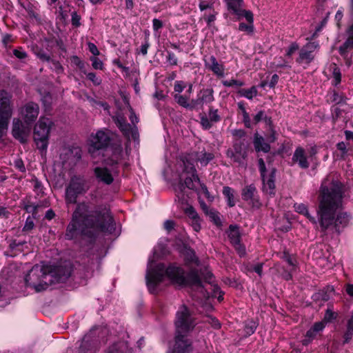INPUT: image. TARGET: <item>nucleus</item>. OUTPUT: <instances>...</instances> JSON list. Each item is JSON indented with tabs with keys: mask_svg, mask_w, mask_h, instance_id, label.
<instances>
[{
	"mask_svg": "<svg viewBox=\"0 0 353 353\" xmlns=\"http://www.w3.org/2000/svg\"><path fill=\"white\" fill-rule=\"evenodd\" d=\"M227 157L231 162L238 164L239 166L245 165V160L248 157V144L244 140H236L232 146L226 152Z\"/></svg>",
	"mask_w": 353,
	"mask_h": 353,
	"instance_id": "nucleus-11",
	"label": "nucleus"
},
{
	"mask_svg": "<svg viewBox=\"0 0 353 353\" xmlns=\"http://www.w3.org/2000/svg\"><path fill=\"white\" fill-rule=\"evenodd\" d=\"M232 245H234L235 250L241 256H243L245 254V248L241 243V241L237 242V243H234Z\"/></svg>",
	"mask_w": 353,
	"mask_h": 353,
	"instance_id": "nucleus-53",
	"label": "nucleus"
},
{
	"mask_svg": "<svg viewBox=\"0 0 353 353\" xmlns=\"http://www.w3.org/2000/svg\"><path fill=\"white\" fill-rule=\"evenodd\" d=\"M196 324L195 317L190 310L185 305H182L176 314V332L188 333L193 330Z\"/></svg>",
	"mask_w": 353,
	"mask_h": 353,
	"instance_id": "nucleus-9",
	"label": "nucleus"
},
{
	"mask_svg": "<svg viewBox=\"0 0 353 353\" xmlns=\"http://www.w3.org/2000/svg\"><path fill=\"white\" fill-rule=\"evenodd\" d=\"M206 215H208L209 216V218L210 219V220L214 222V224H216V225H221V219L219 217V214L217 211L213 210V209H211L207 214Z\"/></svg>",
	"mask_w": 353,
	"mask_h": 353,
	"instance_id": "nucleus-38",
	"label": "nucleus"
},
{
	"mask_svg": "<svg viewBox=\"0 0 353 353\" xmlns=\"http://www.w3.org/2000/svg\"><path fill=\"white\" fill-rule=\"evenodd\" d=\"M185 88V83L183 81H179L175 82L174 90L176 92L181 93Z\"/></svg>",
	"mask_w": 353,
	"mask_h": 353,
	"instance_id": "nucleus-56",
	"label": "nucleus"
},
{
	"mask_svg": "<svg viewBox=\"0 0 353 353\" xmlns=\"http://www.w3.org/2000/svg\"><path fill=\"white\" fill-rule=\"evenodd\" d=\"M128 345L125 342H119L109 347L107 353H126Z\"/></svg>",
	"mask_w": 353,
	"mask_h": 353,
	"instance_id": "nucleus-33",
	"label": "nucleus"
},
{
	"mask_svg": "<svg viewBox=\"0 0 353 353\" xmlns=\"http://www.w3.org/2000/svg\"><path fill=\"white\" fill-rule=\"evenodd\" d=\"M223 85L225 87H232V86H236V87H241L243 85V83L242 81L236 80V79H231L229 81H223L222 82Z\"/></svg>",
	"mask_w": 353,
	"mask_h": 353,
	"instance_id": "nucleus-44",
	"label": "nucleus"
},
{
	"mask_svg": "<svg viewBox=\"0 0 353 353\" xmlns=\"http://www.w3.org/2000/svg\"><path fill=\"white\" fill-rule=\"evenodd\" d=\"M90 61H92V67L96 69V70H102L103 68V63L102 61L95 57H92L90 58Z\"/></svg>",
	"mask_w": 353,
	"mask_h": 353,
	"instance_id": "nucleus-49",
	"label": "nucleus"
},
{
	"mask_svg": "<svg viewBox=\"0 0 353 353\" xmlns=\"http://www.w3.org/2000/svg\"><path fill=\"white\" fill-rule=\"evenodd\" d=\"M294 208L297 212L302 214H307V208L305 205H304L303 203L295 204Z\"/></svg>",
	"mask_w": 353,
	"mask_h": 353,
	"instance_id": "nucleus-59",
	"label": "nucleus"
},
{
	"mask_svg": "<svg viewBox=\"0 0 353 353\" xmlns=\"http://www.w3.org/2000/svg\"><path fill=\"white\" fill-rule=\"evenodd\" d=\"M52 121L46 117H41L34 128V141L39 150L46 151Z\"/></svg>",
	"mask_w": 353,
	"mask_h": 353,
	"instance_id": "nucleus-6",
	"label": "nucleus"
},
{
	"mask_svg": "<svg viewBox=\"0 0 353 353\" xmlns=\"http://www.w3.org/2000/svg\"><path fill=\"white\" fill-rule=\"evenodd\" d=\"M165 276H168L172 283L179 285L202 288L200 275L196 270H191L185 276L184 271L180 267L170 265L165 268L164 264L159 263L152 268L151 262H149L145 279L150 292H154L156 286L163 281Z\"/></svg>",
	"mask_w": 353,
	"mask_h": 353,
	"instance_id": "nucleus-3",
	"label": "nucleus"
},
{
	"mask_svg": "<svg viewBox=\"0 0 353 353\" xmlns=\"http://www.w3.org/2000/svg\"><path fill=\"white\" fill-rule=\"evenodd\" d=\"M31 131V125L23 122L21 119L14 118L12 121V134L21 143H26Z\"/></svg>",
	"mask_w": 353,
	"mask_h": 353,
	"instance_id": "nucleus-13",
	"label": "nucleus"
},
{
	"mask_svg": "<svg viewBox=\"0 0 353 353\" xmlns=\"http://www.w3.org/2000/svg\"><path fill=\"white\" fill-rule=\"evenodd\" d=\"M174 98L176 103L181 106L188 109H194V107L193 106V99L191 101L190 103H189L188 97L181 95L179 94H176L174 96Z\"/></svg>",
	"mask_w": 353,
	"mask_h": 353,
	"instance_id": "nucleus-30",
	"label": "nucleus"
},
{
	"mask_svg": "<svg viewBox=\"0 0 353 353\" xmlns=\"http://www.w3.org/2000/svg\"><path fill=\"white\" fill-rule=\"evenodd\" d=\"M58 274L57 281H63L65 279L68 278L70 275V268L65 269L63 273L61 272V268H58L57 270Z\"/></svg>",
	"mask_w": 353,
	"mask_h": 353,
	"instance_id": "nucleus-43",
	"label": "nucleus"
},
{
	"mask_svg": "<svg viewBox=\"0 0 353 353\" xmlns=\"http://www.w3.org/2000/svg\"><path fill=\"white\" fill-rule=\"evenodd\" d=\"M209 119L212 123H216L220 121L221 117L218 114V110L210 107L208 113Z\"/></svg>",
	"mask_w": 353,
	"mask_h": 353,
	"instance_id": "nucleus-40",
	"label": "nucleus"
},
{
	"mask_svg": "<svg viewBox=\"0 0 353 353\" xmlns=\"http://www.w3.org/2000/svg\"><path fill=\"white\" fill-rule=\"evenodd\" d=\"M235 14L239 17H243L248 23H253V14L250 11L245 10L241 8V13Z\"/></svg>",
	"mask_w": 353,
	"mask_h": 353,
	"instance_id": "nucleus-42",
	"label": "nucleus"
},
{
	"mask_svg": "<svg viewBox=\"0 0 353 353\" xmlns=\"http://www.w3.org/2000/svg\"><path fill=\"white\" fill-rule=\"evenodd\" d=\"M50 203L49 201L47 200H44L42 202V204H37V205H28L25 207V209L28 212H32V214H36L37 212V210L39 207H48L49 206Z\"/></svg>",
	"mask_w": 353,
	"mask_h": 353,
	"instance_id": "nucleus-37",
	"label": "nucleus"
},
{
	"mask_svg": "<svg viewBox=\"0 0 353 353\" xmlns=\"http://www.w3.org/2000/svg\"><path fill=\"white\" fill-rule=\"evenodd\" d=\"M114 230V221L109 209L90 202H81L77 205L72 213L65 236L72 240L80 233L94 239L101 232L112 234Z\"/></svg>",
	"mask_w": 353,
	"mask_h": 353,
	"instance_id": "nucleus-1",
	"label": "nucleus"
},
{
	"mask_svg": "<svg viewBox=\"0 0 353 353\" xmlns=\"http://www.w3.org/2000/svg\"><path fill=\"white\" fill-rule=\"evenodd\" d=\"M319 48L316 42H310L305 45L299 52L296 62L299 64H310L314 59V51Z\"/></svg>",
	"mask_w": 353,
	"mask_h": 353,
	"instance_id": "nucleus-17",
	"label": "nucleus"
},
{
	"mask_svg": "<svg viewBox=\"0 0 353 353\" xmlns=\"http://www.w3.org/2000/svg\"><path fill=\"white\" fill-rule=\"evenodd\" d=\"M185 334L176 332L175 344L172 353H185L192 350V341L187 339Z\"/></svg>",
	"mask_w": 353,
	"mask_h": 353,
	"instance_id": "nucleus-19",
	"label": "nucleus"
},
{
	"mask_svg": "<svg viewBox=\"0 0 353 353\" xmlns=\"http://www.w3.org/2000/svg\"><path fill=\"white\" fill-rule=\"evenodd\" d=\"M228 10L234 14L241 12L243 0H225Z\"/></svg>",
	"mask_w": 353,
	"mask_h": 353,
	"instance_id": "nucleus-31",
	"label": "nucleus"
},
{
	"mask_svg": "<svg viewBox=\"0 0 353 353\" xmlns=\"http://www.w3.org/2000/svg\"><path fill=\"white\" fill-rule=\"evenodd\" d=\"M253 23H248V24L241 23L239 26V30L241 31H245L248 32H252L253 31Z\"/></svg>",
	"mask_w": 353,
	"mask_h": 353,
	"instance_id": "nucleus-51",
	"label": "nucleus"
},
{
	"mask_svg": "<svg viewBox=\"0 0 353 353\" xmlns=\"http://www.w3.org/2000/svg\"><path fill=\"white\" fill-rule=\"evenodd\" d=\"M89 189L85 179L79 176L71 178L65 188V201L67 205L77 203L79 195L85 193Z\"/></svg>",
	"mask_w": 353,
	"mask_h": 353,
	"instance_id": "nucleus-8",
	"label": "nucleus"
},
{
	"mask_svg": "<svg viewBox=\"0 0 353 353\" xmlns=\"http://www.w3.org/2000/svg\"><path fill=\"white\" fill-rule=\"evenodd\" d=\"M299 49V46L297 43L294 42L290 44L286 52V56L290 57L296 50Z\"/></svg>",
	"mask_w": 353,
	"mask_h": 353,
	"instance_id": "nucleus-47",
	"label": "nucleus"
},
{
	"mask_svg": "<svg viewBox=\"0 0 353 353\" xmlns=\"http://www.w3.org/2000/svg\"><path fill=\"white\" fill-rule=\"evenodd\" d=\"M90 146L89 152L92 150H100L108 145L110 141V137L108 133L103 130H99L95 134H92L90 139Z\"/></svg>",
	"mask_w": 353,
	"mask_h": 353,
	"instance_id": "nucleus-18",
	"label": "nucleus"
},
{
	"mask_svg": "<svg viewBox=\"0 0 353 353\" xmlns=\"http://www.w3.org/2000/svg\"><path fill=\"white\" fill-rule=\"evenodd\" d=\"M167 59L172 65H175L177 64V58L176 57L175 54L173 52H168Z\"/></svg>",
	"mask_w": 353,
	"mask_h": 353,
	"instance_id": "nucleus-62",
	"label": "nucleus"
},
{
	"mask_svg": "<svg viewBox=\"0 0 353 353\" xmlns=\"http://www.w3.org/2000/svg\"><path fill=\"white\" fill-rule=\"evenodd\" d=\"M353 336V319H350L347 323V330L344 334V343H347Z\"/></svg>",
	"mask_w": 353,
	"mask_h": 353,
	"instance_id": "nucleus-35",
	"label": "nucleus"
},
{
	"mask_svg": "<svg viewBox=\"0 0 353 353\" xmlns=\"http://www.w3.org/2000/svg\"><path fill=\"white\" fill-rule=\"evenodd\" d=\"M52 278V272H46L43 267L35 265L26 276L25 282L28 287L39 292L46 290L54 283Z\"/></svg>",
	"mask_w": 353,
	"mask_h": 353,
	"instance_id": "nucleus-4",
	"label": "nucleus"
},
{
	"mask_svg": "<svg viewBox=\"0 0 353 353\" xmlns=\"http://www.w3.org/2000/svg\"><path fill=\"white\" fill-rule=\"evenodd\" d=\"M214 90L212 88H204L201 90L196 95V98L193 99V106L194 108L198 107L203 108L204 105H208L214 101Z\"/></svg>",
	"mask_w": 353,
	"mask_h": 353,
	"instance_id": "nucleus-20",
	"label": "nucleus"
},
{
	"mask_svg": "<svg viewBox=\"0 0 353 353\" xmlns=\"http://www.w3.org/2000/svg\"><path fill=\"white\" fill-rule=\"evenodd\" d=\"M204 61L205 67L214 74L218 77H223L224 75V66L218 62L214 56H210L208 59H205Z\"/></svg>",
	"mask_w": 353,
	"mask_h": 353,
	"instance_id": "nucleus-24",
	"label": "nucleus"
},
{
	"mask_svg": "<svg viewBox=\"0 0 353 353\" xmlns=\"http://www.w3.org/2000/svg\"><path fill=\"white\" fill-rule=\"evenodd\" d=\"M228 237L232 244L241 241L239 228L236 225H230L228 230Z\"/></svg>",
	"mask_w": 353,
	"mask_h": 353,
	"instance_id": "nucleus-29",
	"label": "nucleus"
},
{
	"mask_svg": "<svg viewBox=\"0 0 353 353\" xmlns=\"http://www.w3.org/2000/svg\"><path fill=\"white\" fill-rule=\"evenodd\" d=\"M350 19L352 24L347 30L348 37L343 46L339 47V51L341 55L344 56L348 48H353V0H350Z\"/></svg>",
	"mask_w": 353,
	"mask_h": 353,
	"instance_id": "nucleus-21",
	"label": "nucleus"
},
{
	"mask_svg": "<svg viewBox=\"0 0 353 353\" xmlns=\"http://www.w3.org/2000/svg\"><path fill=\"white\" fill-rule=\"evenodd\" d=\"M317 333L314 331L312 328H310L306 333V339L304 340V343L306 344L309 343L312 339H313Z\"/></svg>",
	"mask_w": 353,
	"mask_h": 353,
	"instance_id": "nucleus-57",
	"label": "nucleus"
},
{
	"mask_svg": "<svg viewBox=\"0 0 353 353\" xmlns=\"http://www.w3.org/2000/svg\"><path fill=\"white\" fill-rule=\"evenodd\" d=\"M71 62L77 65L79 68L82 69L84 67V63L80 60L77 56H72L71 58Z\"/></svg>",
	"mask_w": 353,
	"mask_h": 353,
	"instance_id": "nucleus-58",
	"label": "nucleus"
},
{
	"mask_svg": "<svg viewBox=\"0 0 353 353\" xmlns=\"http://www.w3.org/2000/svg\"><path fill=\"white\" fill-rule=\"evenodd\" d=\"M257 94V90L255 87H252L250 89L245 90L243 96L248 99H252Z\"/></svg>",
	"mask_w": 353,
	"mask_h": 353,
	"instance_id": "nucleus-48",
	"label": "nucleus"
},
{
	"mask_svg": "<svg viewBox=\"0 0 353 353\" xmlns=\"http://www.w3.org/2000/svg\"><path fill=\"white\" fill-rule=\"evenodd\" d=\"M34 227V219L31 216H28L26 219L25 225L22 229L23 232H29Z\"/></svg>",
	"mask_w": 353,
	"mask_h": 353,
	"instance_id": "nucleus-41",
	"label": "nucleus"
},
{
	"mask_svg": "<svg viewBox=\"0 0 353 353\" xmlns=\"http://www.w3.org/2000/svg\"><path fill=\"white\" fill-rule=\"evenodd\" d=\"M39 114V106L34 102H28L19 110L21 119L28 124L32 125L37 119Z\"/></svg>",
	"mask_w": 353,
	"mask_h": 353,
	"instance_id": "nucleus-14",
	"label": "nucleus"
},
{
	"mask_svg": "<svg viewBox=\"0 0 353 353\" xmlns=\"http://www.w3.org/2000/svg\"><path fill=\"white\" fill-rule=\"evenodd\" d=\"M14 166L15 168H17L18 170H19L21 172H26V167L23 163V161L21 159H16L14 161Z\"/></svg>",
	"mask_w": 353,
	"mask_h": 353,
	"instance_id": "nucleus-50",
	"label": "nucleus"
},
{
	"mask_svg": "<svg viewBox=\"0 0 353 353\" xmlns=\"http://www.w3.org/2000/svg\"><path fill=\"white\" fill-rule=\"evenodd\" d=\"M129 110L130 112L129 118L132 125L128 123L124 116L120 113H117L115 116L112 117V119L123 136L128 140L132 139L134 141H137L139 139V132L136 123L139 122V118L131 107H130Z\"/></svg>",
	"mask_w": 353,
	"mask_h": 353,
	"instance_id": "nucleus-5",
	"label": "nucleus"
},
{
	"mask_svg": "<svg viewBox=\"0 0 353 353\" xmlns=\"http://www.w3.org/2000/svg\"><path fill=\"white\" fill-rule=\"evenodd\" d=\"M163 225L165 230H166L168 232H170L172 230L174 229L175 226V223L172 220H166L164 222Z\"/></svg>",
	"mask_w": 353,
	"mask_h": 353,
	"instance_id": "nucleus-64",
	"label": "nucleus"
},
{
	"mask_svg": "<svg viewBox=\"0 0 353 353\" xmlns=\"http://www.w3.org/2000/svg\"><path fill=\"white\" fill-rule=\"evenodd\" d=\"M186 214L192 220H194L199 219V216L197 212L195 211L194 208L192 206H190L185 210Z\"/></svg>",
	"mask_w": 353,
	"mask_h": 353,
	"instance_id": "nucleus-46",
	"label": "nucleus"
},
{
	"mask_svg": "<svg viewBox=\"0 0 353 353\" xmlns=\"http://www.w3.org/2000/svg\"><path fill=\"white\" fill-rule=\"evenodd\" d=\"M197 184L201 185L205 194L207 195L209 194L207 187L203 184H201L200 179L197 174H190L187 176L184 180L181 178L179 183L175 187V190L180 193H182L185 188L194 190L196 189Z\"/></svg>",
	"mask_w": 353,
	"mask_h": 353,
	"instance_id": "nucleus-15",
	"label": "nucleus"
},
{
	"mask_svg": "<svg viewBox=\"0 0 353 353\" xmlns=\"http://www.w3.org/2000/svg\"><path fill=\"white\" fill-rule=\"evenodd\" d=\"M94 173L97 178L105 183V184H110L113 181V176L106 168H96L94 169Z\"/></svg>",
	"mask_w": 353,
	"mask_h": 353,
	"instance_id": "nucleus-25",
	"label": "nucleus"
},
{
	"mask_svg": "<svg viewBox=\"0 0 353 353\" xmlns=\"http://www.w3.org/2000/svg\"><path fill=\"white\" fill-rule=\"evenodd\" d=\"M258 163L261 177L263 181V192L269 194L270 196H274L276 192V169L274 168H270L269 170H268L265 162L261 158L259 159Z\"/></svg>",
	"mask_w": 353,
	"mask_h": 353,
	"instance_id": "nucleus-10",
	"label": "nucleus"
},
{
	"mask_svg": "<svg viewBox=\"0 0 353 353\" xmlns=\"http://www.w3.org/2000/svg\"><path fill=\"white\" fill-rule=\"evenodd\" d=\"M11 95L4 90L0 91V140L6 132L12 116Z\"/></svg>",
	"mask_w": 353,
	"mask_h": 353,
	"instance_id": "nucleus-7",
	"label": "nucleus"
},
{
	"mask_svg": "<svg viewBox=\"0 0 353 353\" xmlns=\"http://www.w3.org/2000/svg\"><path fill=\"white\" fill-rule=\"evenodd\" d=\"M243 200L247 201L252 208L259 209L262 206V203L257 194L256 188L254 184L245 186L241 191Z\"/></svg>",
	"mask_w": 353,
	"mask_h": 353,
	"instance_id": "nucleus-16",
	"label": "nucleus"
},
{
	"mask_svg": "<svg viewBox=\"0 0 353 353\" xmlns=\"http://www.w3.org/2000/svg\"><path fill=\"white\" fill-rule=\"evenodd\" d=\"M292 161L294 163H297L302 169H307L310 166V162L308 161L305 151L301 147L296 148Z\"/></svg>",
	"mask_w": 353,
	"mask_h": 353,
	"instance_id": "nucleus-22",
	"label": "nucleus"
},
{
	"mask_svg": "<svg viewBox=\"0 0 353 353\" xmlns=\"http://www.w3.org/2000/svg\"><path fill=\"white\" fill-rule=\"evenodd\" d=\"M108 150L111 152V154L108 160V163L111 165L117 164L123 157V148L121 143H113Z\"/></svg>",
	"mask_w": 353,
	"mask_h": 353,
	"instance_id": "nucleus-23",
	"label": "nucleus"
},
{
	"mask_svg": "<svg viewBox=\"0 0 353 353\" xmlns=\"http://www.w3.org/2000/svg\"><path fill=\"white\" fill-rule=\"evenodd\" d=\"M37 57L43 61H50L51 59L49 54L43 52V50H39L37 52Z\"/></svg>",
	"mask_w": 353,
	"mask_h": 353,
	"instance_id": "nucleus-55",
	"label": "nucleus"
},
{
	"mask_svg": "<svg viewBox=\"0 0 353 353\" xmlns=\"http://www.w3.org/2000/svg\"><path fill=\"white\" fill-rule=\"evenodd\" d=\"M256 328V325L254 322H250L249 323L246 324L245 326V332L246 335L250 336L252 334Z\"/></svg>",
	"mask_w": 353,
	"mask_h": 353,
	"instance_id": "nucleus-45",
	"label": "nucleus"
},
{
	"mask_svg": "<svg viewBox=\"0 0 353 353\" xmlns=\"http://www.w3.org/2000/svg\"><path fill=\"white\" fill-rule=\"evenodd\" d=\"M253 143L256 152H263L267 153L270 150V145L269 143L265 142L264 138L258 133L254 134Z\"/></svg>",
	"mask_w": 353,
	"mask_h": 353,
	"instance_id": "nucleus-26",
	"label": "nucleus"
},
{
	"mask_svg": "<svg viewBox=\"0 0 353 353\" xmlns=\"http://www.w3.org/2000/svg\"><path fill=\"white\" fill-rule=\"evenodd\" d=\"M212 153L207 152H193L190 154V158L195 161H198L202 166H206L208 163L214 159Z\"/></svg>",
	"mask_w": 353,
	"mask_h": 353,
	"instance_id": "nucleus-27",
	"label": "nucleus"
},
{
	"mask_svg": "<svg viewBox=\"0 0 353 353\" xmlns=\"http://www.w3.org/2000/svg\"><path fill=\"white\" fill-rule=\"evenodd\" d=\"M87 78L93 82L94 85H99L101 83V80H99L97 77L96 74L93 72H90L87 74Z\"/></svg>",
	"mask_w": 353,
	"mask_h": 353,
	"instance_id": "nucleus-63",
	"label": "nucleus"
},
{
	"mask_svg": "<svg viewBox=\"0 0 353 353\" xmlns=\"http://www.w3.org/2000/svg\"><path fill=\"white\" fill-rule=\"evenodd\" d=\"M71 16H72L71 22H72V26H74V27L80 26L81 17L76 12H73L72 13Z\"/></svg>",
	"mask_w": 353,
	"mask_h": 353,
	"instance_id": "nucleus-52",
	"label": "nucleus"
},
{
	"mask_svg": "<svg viewBox=\"0 0 353 353\" xmlns=\"http://www.w3.org/2000/svg\"><path fill=\"white\" fill-rule=\"evenodd\" d=\"M342 193L338 184H333L331 188L322 187L318 215L321 230L332 228L339 232L340 228L346 226L350 220V215L342 212L335 218V213L341 206Z\"/></svg>",
	"mask_w": 353,
	"mask_h": 353,
	"instance_id": "nucleus-2",
	"label": "nucleus"
},
{
	"mask_svg": "<svg viewBox=\"0 0 353 353\" xmlns=\"http://www.w3.org/2000/svg\"><path fill=\"white\" fill-rule=\"evenodd\" d=\"M31 182H32L33 188H34V191L36 192V194L38 196H43L44 192H43V187L41 182L39 181L38 180V179L36 177L32 179Z\"/></svg>",
	"mask_w": 353,
	"mask_h": 353,
	"instance_id": "nucleus-36",
	"label": "nucleus"
},
{
	"mask_svg": "<svg viewBox=\"0 0 353 353\" xmlns=\"http://www.w3.org/2000/svg\"><path fill=\"white\" fill-rule=\"evenodd\" d=\"M194 162H196L195 160L191 159L190 154L185 157V159L183 161V172L188 175L196 174V170L194 165Z\"/></svg>",
	"mask_w": 353,
	"mask_h": 353,
	"instance_id": "nucleus-28",
	"label": "nucleus"
},
{
	"mask_svg": "<svg viewBox=\"0 0 353 353\" xmlns=\"http://www.w3.org/2000/svg\"><path fill=\"white\" fill-rule=\"evenodd\" d=\"M330 100L335 103H340L342 102V97L337 92H333L331 94Z\"/></svg>",
	"mask_w": 353,
	"mask_h": 353,
	"instance_id": "nucleus-60",
	"label": "nucleus"
},
{
	"mask_svg": "<svg viewBox=\"0 0 353 353\" xmlns=\"http://www.w3.org/2000/svg\"><path fill=\"white\" fill-rule=\"evenodd\" d=\"M99 327H93L85 334L79 347V353H94L99 347L97 332Z\"/></svg>",
	"mask_w": 353,
	"mask_h": 353,
	"instance_id": "nucleus-12",
	"label": "nucleus"
},
{
	"mask_svg": "<svg viewBox=\"0 0 353 353\" xmlns=\"http://www.w3.org/2000/svg\"><path fill=\"white\" fill-rule=\"evenodd\" d=\"M264 120L266 123L270 124L271 123V119L270 117H267L265 114L264 111H259L254 117V121L255 123H259V121Z\"/></svg>",
	"mask_w": 353,
	"mask_h": 353,
	"instance_id": "nucleus-39",
	"label": "nucleus"
},
{
	"mask_svg": "<svg viewBox=\"0 0 353 353\" xmlns=\"http://www.w3.org/2000/svg\"><path fill=\"white\" fill-rule=\"evenodd\" d=\"M201 124L206 130L212 127V122L206 116L201 117Z\"/></svg>",
	"mask_w": 353,
	"mask_h": 353,
	"instance_id": "nucleus-54",
	"label": "nucleus"
},
{
	"mask_svg": "<svg viewBox=\"0 0 353 353\" xmlns=\"http://www.w3.org/2000/svg\"><path fill=\"white\" fill-rule=\"evenodd\" d=\"M223 194L227 199V203L229 207H234L236 204L234 199V191L230 187L225 186L223 188Z\"/></svg>",
	"mask_w": 353,
	"mask_h": 353,
	"instance_id": "nucleus-32",
	"label": "nucleus"
},
{
	"mask_svg": "<svg viewBox=\"0 0 353 353\" xmlns=\"http://www.w3.org/2000/svg\"><path fill=\"white\" fill-rule=\"evenodd\" d=\"M334 291V288L332 287H327L326 290H322L315 293L313 295L314 300L319 301L322 300L323 301H326L330 299L329 292H332Z\"/></svg>",
	"mask_w": 353,
	"mask_h": 353,
	"instance_id": "nucleus-34",
	"label": "nucleus"
},
{
	"mask_svg": "<svg viewBox=\"0 0 353 353\" xmlns=\"http://www.w3.org/2000/svg\"><path fill=\"white\" fill-rule=\"evenodd\" d=\"M14 55L19 59H23L27 57V53L25 51L19 49H14L13 50Z\"/></svg>",
	"mask_w": 353,
	"mask_h": 353,
	"instance_id": "nucleus-61",
	"label": "nucleus"
}]
</instances>
